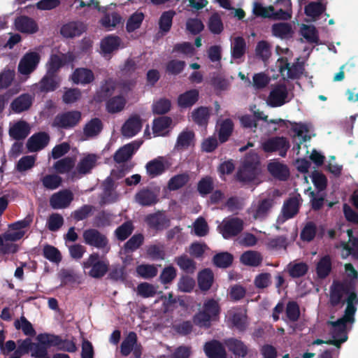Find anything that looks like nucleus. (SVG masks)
Returning a JSON list of instances; mask_svg holds the SVG:
<instances>
[{
    "instance_id": "nucleus-59",
    "label": "nucleus",
    "mask_w": 358,
    "mask_h": 358,
    "mask_svg": "<svg viewBox=\"0 0 358 358\" xmlns=\"http://www.w3.org/2000/svg\"><path fill=\"white\" fill-rule=\"evenodd\" d=\"M144 242V236L142 234L133 235L124 245L126 252H133L138 249Z\"/></svg>"
},
{
    "instance_id": "nucleus-13",
    "label": "nucleus",
    "mask_w": 358,
    "mask_h": 358,
    "mask_svg": "<svg viewBox=\"0 0 358 358\" xmlns=\"http://www.w3.org/2000/svg\"><path fill=\"white\" fill-rule=\"evenodd\" d=\"M288 92L285 84L276 85L271 91L267 103L273 107L280 106L287 101Z\"/></svg>"
},
{
    "instance_id": "nucleus-26",
    "label": "nucleus",
    "mask_w": 358,
    "mask_h": 358,
    "mask_svg": "<svg viewBox=\"0 0 358 358\" xmlns=\"http://www.w3.org/2000/svg\"><path fill=\"white\" fill-rule=\"evenodd\" d=\"M115 87V83L112 78L104 80L94 95V100L97 102L106 101L113 94Z\"/></svg>"
},
{
    "instance_id": "nucleus-2",
    "label": "nucleus",
    "mask_w": 358,
    "mask_h": 358,
    "mask_svg": "<svg viewBox=\"0 0 358 358\" xmlns=\"http://www.w3.org/2000/svg\"><path fill=\"white\" fill-rule=\"evenodd\" d=\"M220 310L217 301L207 299L203 303V309L194 316L193 322L200 328L209 329L212 322L218 320Z\"/></svg>"
},
{
    "instance_id": "nucleus-54",
    "label": "nucleus",
    "mask_w": 358,
    "mask_h": 358,
    "mask_svg": "<svg viewBox=\"0 0 358 358\" xmlns=\"http://www.w3.org/2000/svg\"><path fill=\"white\" fill-rule=\"evenodd\" d=\"M214 189L213 179L210 176L201 178L197 183V191L202 196L210 194Z\"/></svg>"
},
{
    "instance_id": "nucleus-21",
    "label": "nucleus",
    "mask_w": 358,
    "mask_h": 358,
    "mask_svg": "<svg viewBox=\"0 0 358 358\" xmlns=\"http://www.w3.org/2000/svg\"><path fill=\"white\" fill-rule=\"evenodd\" d=\"M81 118V113H61L54 120V125L67 129L75 127Z\"/></svg>"
},
{
    "instance_id": "nucleus-9",
    "label": "nucleus",
    "mask_w": 358,
    "mask_h": 358,
    "mask_svg": "<svg viewBox=\"0 0 358 358\" xmlns=\"http://www.w3.org/2000/svg\"><path fill=\"white\" fill-rule=\"evenodd\" d=\"M220 232L224 239H229L238 235L243 229V222L238 217L223 220L219 227Z\"/></svg>"
},
{
    "instance_id": "nucleus-64",
    "label": "nucleus",
    "mask_w": 358,
    "mask_h": 358,
    "mask_svg": "<svg viewBox=\"0 0 358 358\" xmlns=\"http://www.w3.org/2000/svg\"><path fill=\"white\" fill-rule=\"evenodd\" d=\"M43 257L49 261L58 264L62 261V255L59 250L50 245H45L43 249Z\"/></svg>"
},
{
    "instance_id": "nucleus-14",
    "label": "nucleus",
    "mask_w": 358,
    "mask_h": 358,
    "mask_svg": "<svg viewBox=\"0 0 358 358\" xmlns=\"http://www.w3.org/2000/svg\"><path fill=\"white\" fill-rule=\"evenodd\" d=\"M73 200V193L69 189H63L50 196V205L53 209L66 208Z\"/></svg>"
},
{
    "instance_id": "nucleus-50",
    "label": "nucleus",
    "mask_w": 358,
    "mask_h": 358,
    "mask_svg": "<svg viewBox=\"0 0 358 358\" xmlns=\"http://www.w3.org/2000/svg\"><path fill=\"white\" fill-rule=\"evenodd\" d=\"M134 230V226L131 220L122 223L115 230V235L120 241H124L129 237Z\"/></svg>"
},
{
    "instance_id": "nucleus-47",
    "label": "nucleus",
    "mask_w": 358,
    "mask_h": 358,
    "mask_svg": "<svg viewBox=\"0 0 358 358\" xmlns=\"http://www.w3.org/2000/svg\"><path fill=\"white\" fill-rule=\"evenodd\" d=\"M271 31L273 36L280 38L290 37L293 34L292 25L288 22H278L273 24Z\"/></svg>"
},
{
    "instance_id": "nucleus-63",
    "label": "nucleus",
    "mask_w": 358,
    "mask_h": 358,
    "mask_svg": "<svg viewBox=\"0 0 358 358\" xmlns=\"http://www.w3.org/2000/svg\"><path fill=\"white\" fill-rule=\"evenodd\" d=\"M316 233V224L312 221L308 222L301 231L300 238L303 241L310 242L315 238Z\"/></svg>"
},
{
    "instance_id": "nucleus-16",
    "label": "nucleus",
    "mask_w": 358,
    "mask_h": 358,
    "mask_svg": "<svg viewBox=\"0 0 358 358\" xmlns=\"http://www.w3.org/2000/svg\"><path fill=\"white\" fill-rule=\"evenodd\" d=\"M15 29L22 34H33L38 31L37 22L27 15H20L15 19Z\"/></svg>"
},
{
    "instance_id": "nucleus-4",
    "label": "nucleus",
    "mask_w": 358,
    "mask_h": 358,
    "mask_svg": "<svg viewBox=\"0 0 358 358\" xmlns=\"http://www.w3.org/2000/svg\"><path fill=\"white\" fill-rule=\"evenodd\" d=\"M85 270L89 269L87 274L93 278H101L108 271V262L100 259L99 253L92 252L89 257L83 262Z\"/></svg>"
},
{
    "instance_id": "nucleus-46",
    "label": "nucleus",
    "mask_w": 358,
    "mask_h": 358,
    "mask_svg": "<svg viewBox=\"0 0 358 358\" xmlns=\"http://www.w3.org/2000/svg\"><path fill=\"white\" fill-rule=\"evenodd\" d=\"M234 256L228 252H220L215 255L213 257V264L221 268H229L233 263Z\"/></svg>"
},
{
    "instance_id": "nucleus-49",
    "label": "nucleus",
    "mask_w": 358,
    "mask_h": 358,
    "mask_svg": "<svg viewBox=\"0 0 358 358\" xmlns=\"http://www.w3.org/2000/svg\"><path fill=\"white\" fill-rule=\"evenodd\" d=\"M287 268L289 276L292 278L303 277L308 271V266L305 262L289 263Z\"/></svg>"
},
{
    "instance_id": "nucleus-58",
    "label": "nucleus",
    "mask_w": 358,
    "mask_h": 358,
    "mask_svg": "<svg viewBox=\"0 0 358 358\" xmlns=\"http://www.w3.org/2000/svg\"><path fill=\"white\" fill-rule=\"evenodd\" d=\"M126 104V99L122 95L115 96L107 101L108 112H121Z\"/></svg>"
},
{
    "instance_id": "nucleus-61",
    "label": "nucleus",
    "mask_w": 358,
    "mask_h": 358,
    "mask_svg": "<svg viewBox=\"0 0 358 358\" xmlns=\"http://www.w3.org/2000/svg\"><path fill=\"white\" fill-rule=\"evenodd\" d=\"M194 133L192 131H182L178 136L176 147L177 148H188L194 139Z\"/></svg>"
},
{
    "instance_id": "nucleus-53",
    "label": "nucleus",
    "mask_w": 358,
    "mask_h": 358,
    "mask_svg": "<svg viewBox=\"0 0 358 358\" xmlns=\"http://www.w3.org/2000/svg\"><path fill=\"white\" fill-rule=\"evenodd\" d=\"M246 43L242 36H237L234 38L231 45V57L235 59L241 58L245 53Z\"/></svg>"
},
{
    "instance_id": "nucleus-44",
    "label": "nucleus",
    "mask_w": 358,
    "mask_h": 358,
    "mask_svg": "<svg viewBox=\"0 0 358 358\" xmlns=\"http://www.w3.org/2000/svg\"><path fill=\"white\" fill-rule=\"evenodd\" d=\"M103 129V123L97 117L92 118L89 121L83 129V133L87 138L94 137L99 135Z\"/></svg>"
},
{
    "instance_id": "nucleus-43",
    "label": "nucleus",
    "mask_w": 358,
    "mask_h": 358,
    "mask_svg": "<svg viewBox=\"0 0 358 358\" xmlns=\"http://www.w3.org/2000/svg\"><path fill=\"white\" fill-rule=\"evenodd\" d=\"M189 173H182L171 177L168 182V189L170 191H176L185 186L189 181Z\"/></svg>"
},
{
    "instance_id": "nucleus-25",
    "label": "nucleus",
    "mask_w": 358,
    "mask_h": 358,
    "mask_svg": "<svg viewBox=\"0 0 358 358\" xmlns=\"http://www.w3.org/2000/svg\"><path fill=\"white\" fill-rule=\"evenodd\" d=\"M203 350L208 358L227 357V352L224 346L217 340L206 342L204 345Z\"/></svg>"
},
{
    "instance_id": "nucleus-7",
    "label": "nucleus",
    "mask_w": 358,
    "mask_h": 358,
    "mask_svg": "<svg viewBox=\"0 0 358 358\" xmlns=\"http://www.w3.org/2000/svg\"><path fill=\"white\" fill-rule=\"evenodd\" d=\"M274 205L273 198H260L257 202L252 203L250 213L255 220H263L269 215Z\"/></svg>"
},
{
    "instance_id": "nucleus-23",
    "label": "nucleus",
    "mask_w": 358,
    "mask_h": 358,
    "mask_svg": "<svg viewBox=\"0 0 358 358\" xmlns=\"http://www.w3.org/2000/svg\"><path fill=\"white\" fill-rule=\"evenodd\" d=\"M135 200L142 206H151L157 203L158 198L153 190L143 187L136 194Z\"/></svg>"
},
{
    "instance_id": "nucleus-22",
    "label": "nucleus",
    "mask_w": 358,
    "mask_h": 358,
    "mask_svg": "<svg viewBox=\"0 0 358 358\" xmlns=\"http://www.w3.org/2000/svg\"><path fill=\"white\" fill-rule=\"evenodd\" d=\"M103 14V16L99 20V23L107 30L110 31L119 26H123L124 20L118 13L113 12L110 13L107 10Z\"/></svg>"
},
{
    "instance_id": "nucleus-8",
    "label": "nucleus",
    "mask_w": 358,
    "mask_h": 358,
    "mask_svg": "<svg viewBox=\"0 0 358 358\" xmlns=\"http://www.w3.org/2000/svg\"><path fill=\"white\" fill-rule=\"evenodd\" d=\"M84 243L90 246L103 250L108 247V239L107 236L96 229H87L83 233Z\"/></svg>"
},
{
    "instance_id": "nucleus-15",
    "label": "nucleus",
    "mask_w": 358,
    "mask_h": 358,
    "mask_svg": "<svg viewBox=\"0 0 358 358\" xmlns=\"http://www.w3.org/2000/svg\"><path fill=\"white\" fill-rule=\"evenodd\" d=\"M50 142V136L45 131H39L33 134L27 142V148L31 152L44 149Z\"/></svg>"
},
{
    "instance_id": "nucleus-3",
    "label": "nucleus",
    "mask_w": 358,
    "mask_h": 358,
    "mask_svg": "<svg viewBox=\"0 0 358 358\" xmlns=\"http://www.w3.org/2000/svg\"><path fill=\"white\" fill-rule=\"evenodd\" d=\"M261 172L260 161L257 153L246 155L241 167L237 172L238 180L250 182L255 180Z\"/></svg>"
},
{
    "instance_id": "nucleus-6",
    "label": "nucleus",
    "mask_w": 358,
    "mask_h": 358,
    "mask_svg": "<svg viewBox=\"0 0 358 358\" xmlns=\"http://www.w3.org/2000/svg\"><path fill=\"white\" fill-rule=\"evenodd\" d=\"M327 324L331 326L330 333L332 339L328 340L327 344L333 345L339 348L341 345L348 340L347 323L344 321H328Z\"/></svg>"
},
{
    "instance_id": "nucleus-18",
    "label": "nucleus",
    "mask_w": 358,
    "mask_h": 358,
    "mask_svg": "<svg viewBox=\"0 0 358 358\" xmlns=\"http://www.w3.org/2000/svg\"><path fill=\"white\" fill-rule=\"evenodd\" d=\"M85 31V24L80 21H71L63 24L60 28V34L66 38L80 36Z\"/></svg>"
},
{
    "instance_id": "nucleus-32",
    "label": "nucleus",
    "mask_w": 358,
    "mask_h": 358,
    "mask_svg": "<svg viewBox=\"0 0 358 358\" xmlns=\"http://www.w3.org/2000/svg\"><path fill=\"white\" fill-rule=\"evenodd\" d=\"M62 338L58 335L44 333L37 336L38 344L45 349V355H48V348L57 347L58 349L62 343Z\"/></svg>"
},
{
    "instance_id": "nucleus-35",
    "label": "nucleus",
    "mask_w": 358,
    "mask_h": 358,
    "mask_svg": "<svg viewBox=\"0 0 358 358\" xmlns=\"http://www.w3.org/2000/svg\"><path fill=\"white\" fill-rule=\"evenodd\" d=\"M29 133L30 127L29 124L23 121L15 123L9 129L10 136L17 141L24 139Z\"/></svg>"
},
{
    "instance_id": "nucleus-1",
    "label": "nucleus",
    "mask_w": 358,
    "mask_h": 358,
    "mask_svg": "<svg viewBox=\"0 0 358 358\" xmlns=\"http://www.w3.org/2000/svg\"><path fill=\"white\" fill-rule=\"evenodd\" d=\"M348 295L347 305L358 304V296L355 292V286L350 281H334L330 287L329 303L333 307L344 303L343 295Z\"/></svg>"
},
{
    "instance_id": "nucleus-62",
    "label": "nucleus",
    "mask_w": 358,
    "mask_h": 358,
    "mask_svg": "<svg viewBox=\"0 0 358 358\" xmlns=\"http://www.w3.org/2000/svg\"><path fill=\"white\" fill-rule=\"evenodd\" d=\"M94 209L95 208L94 206L85 204L74 210L71 213V217L76 222L82 221L90 217Z\"/></svg>"
},
{
    "instance_id": "nucleus-34",
    "label": "nucleus",
    "mask_w": 358,
    "mask_h": 358,
    "mask_svg": "<svg viewBox=\"0 0 358 358\" xmlns=\"http://www.w3.org/2000/svg\"><path fill=\"white\" fill-rule=\"evenodd\" d=\"M17 344L25 352L29 353L31 351V356L34 357L36 356H44L46 353L45 348L39 345L38 343H33L29 338L18 340Z\"/></svg>"
},
{
    "instance_id": "nucleus-60",
    "label": "nucleus",
    "mask_w": 358,
    "mask_h": 358,
    "mask_svg": "<svg viewBox=\"0 0 358 358\" xmlns=\"http://www.w3.org/2000/svg\"><path fill=\"white\" fill-rule=\"evenodd\" d=\"M301 34L308 43H318V31L315 26L303 24L301 29Z\"/></svg>"
},
{
    "instance_id": "nucleus-5",
    "label": "nucleus",
    "mask_w": 358,
    "mask_h": 358,
    "mask_svg": "<svg viewBox=\"0 0 358 358\" xmlns=\"http://www.w3.org/2000/svg\"><path fill=\"white\" fill-rule=\"evenodd\" d=\"M262 150L267 153L278 152L282 157H285L290 148L289 141L284 136H273L266 140L262 145Z\"/></svg>"
},
{
    "instance_id": "nucleus-19",
    "label": "nucleus",
    "mask_w": 358,
    "mask_h": 358,
    "mask_svg": "<svg viewBox=\"0 0 358 358\" xmlns=\"http://www.w3.org/2000/svg\"><path fill=\"white\" fill-rule=\"evenodd\" d=\"M142 128V122L140 117L134 115L130 117L122 125L121 133L127 138L136 136Z\"/></svg>"
},
{
    "instance_id": "nucleus-36",
    "label": "nucleus",
    "mask_w": 358,
    "mask_h": 358,
    "mask_svg": "<svg viewBox=\"0 0 358 358\" xmlns=\"http://www.w3.org/2000/svg\"><path fill=\"white\" fill-rule=\"evenodd\" d=\"M332 262L329 255L323 256L316 264L315 271L320 279H324L331 272Z\"/></svg>"
},
{
    "instance_id": "nucleus-37",
    "label": "nucleus",
    "mask_w": 358,
    "mask_h": 358,
    "mask_svg": "<svg viewBox=\"0 0 358 358\" xmlns=\"http://www.w3.org/2000/svg\"><path fill=\"white\" fill-rule=\"evenodd\" d=\"M59 76L50 75L46 73L39 82L38 88L43 92H53L59 87Z\"/></svg>"
},
{
    "instance_id": "nucleus-57",
    "label": "nucleus",
    "mask_w": 358,
    "mask_h": 358,
    "mask_svg": "<svg viewBox=\"0 0 358 358\" xmlns=\"http://www.w3.org/2000/svg\"><path fill=\"white\" fill-rule=\"evenodd\" d=\"M36 160V157L35 155L23 156L18 160L15 169L17 172H25L35 166Z\"/></svg>"
},
{
    "instance_id": "nucleus-42",
    "label": "nucleus",
    "mask_w": 358,
    "mask_h": 358,
    "mask_svg": "<svg viewBox=\"0 0 358 358\" xmlns=\"http://www.w3.org/2000/svg\"><path fill=\"white\" fill-rule=\"evenodd\" d=\"M120 38L117 36L110 35L101 40V49L105 54H110L118 49L120 45Z\"/></svg>"
},
{
    "instance_id": "nucleus-52",
    "label": "nucleus",
    "mask_w": 358,
    "mask_h": 358,
    "mask_svg": "<svg viewBox=\"0 0 358 358\" xmlns=\"http://www.w3.org/2000/svg\"><path fill=\"white\" fill-rule=\"evenodd\" d=\"M75 166V159L70 157H66L59 159L54 164L56 172L64 174L70 172Z\"/></svg>"
},
{
    "instance_id": "nucleus-45",
    "label": "nucleus",
    "mask_w": 358,
    "mask_h": 358,
    "mask_svg": "<svg viewBox=\"0 0 358 358\" xmlns=\"http://www.w3.org/2000/svg\"><path fill=\"white\" fill-rule=\"evenodd\" d=\"M176 15V11L169 10L162 13L159 19V29L163 34L168 33L172 27L173 19Z\"/></svg>"
},
{
    "instance_id": "nucleus-12",
    "label": "nucleus",
    "mask_w": 358,
    "mask_h": 358,
    "mask_svg": "<svg viewBox=\"0 0 358 358\" xmlns=\"http://www.w3.org/2000/svg\"><path fill=\"white\" fill-rule=\"evenodd\" d=\"M299 59H297V61L291 65L287 57H281L279 59L280 72L283 73L285 71H287L288 78L292 80L299 79L301 77L305 69L303 63L299 62Z\"/></svg>"
},
{
    "instance_id": "nucleus-10",
    "label": "nucleus",
    "mask_w": 358,
    "mask_h": 358,
    "mask_svg": "<svg viewBox=\"0 0 358 358\" xmlns=\"http://www.w3.org/2000/svg\"><path fill=\"white\" fill-rule=\"evenodd\" d=\"M41 59L40 55L36 52H27L20 59L17 70L22 75H29L36 69Z\"/></svg>"
},
{
    "instance_id": "nucleus-29",
    "label": "nucleus",
    "mask_w": 358,
    "mask_h": 358,
    "mask_svg": "<svg viewBox=\"0 0 358 358\" xmlns=\"http://www.w3.org/2000/svg\"><path fill=\"white\" fill-rule=\"evenodd\" d=\"M172 119L167 116L155 118L153 121L152 131L155 136H164L169 134Z\"/></svg>"
},
{
    "instance_id": "nucleus-27",
    "label": "nucleus",
    "mask_w": 358,
    "mask_h": 358,
    "mask_svg": "<svg viewBox=\"0 0 358 358\" xmlns=\"http://www.w3.org/2000/svg\"><path fill=\"white\" fill-rule=\"evenodd\" d=\"M99 157L96 154H87L80 159L77 164L76 170L80 174L90 173L96 166Z\"/></svg>"
},
{
    "instance_id": "nucleus-33",
    "label": "nucleus",
    "mask_w": 358,
    "mask_h": 358,
    "mask_svg": "<svg viewBox=\"0 0 358 358\" xmlns=\"http://www.w3.org/2000/svg\"><path fill=\"white\" fill-rule=\"evenodd\" d=\"M198 285L201 292L208 291L214 282V273L210 268H204L199 272Z\"/></svg>"
},
{
    "instance_id": "nucleus-40",
    "label": "nucleus",
    "mask_w": 358,
    "mask_h": 358,
    "mask_svg": "<svg viewBox=\"0 0 358 358\" xmlns=\"http://www.w3.org/2000/svg\"><path fill=\"white\" fill-rule=\"evenodd\" d=\"M199 92L196 90H191L179 95L178 104L182 108H187L193 106L198 100Z\"/></svg>"
},
{
    "instance_id": "nucleus-56",
    "label": "nucleus",
    "mask_w": 358,
    "mask_h": 358,
    "mask_svg": "<svg viewBox=\"0 0 358 358\" xmlns=\"http://www.w3.org/2000/svg\"><path fill=\"white\" fill-rule=\"evenodd\" d=\"M326 10V6L322 3L320 1L318 2H310L305 6L304 13L305 14L310 17L315 18L320 16Z\"/></svg>"
},
{
    "instance_id": "nucleus-38",
    "label": "nucleus",
    "mask_w": 358,
    "mask_h": 358,
    "mask_svg": "<svg viewBox=\"0 0 358 358\" xmlns=\"http://www.w3.org/2000/svg\"><path fill=\"white\" fill-rule=\"evenodd\" d=\"M146 172L148 175L151 178L157 177L164 173L166 167L162 161V158L154 159L146 164L145 166Z\"/></svg>"
},
{
    "instance_id": "nucleus-39",
    "label": "nucleus",
    "mask_w": 358,
    "mask_h": 358,
    "mask_svg": "<svg viewBox=\"0 0 358 358\" xmlns=\"http://www.w3.org/2000/svg\"><path fill=\"white\" fill-rule=\"evenodd\" d=\"M64 57V55L60 57L55 54L52 55L46 64V73L50 75L58 76L59 71L66 64V60Z\"/></svg>"
},
{
    "instance_id": "nucleus-48",
    "label": "nucleus",
    "mask_w": 358,
    "mask_h": 358,
    "mask_svg": "<svg viewBox=\"0 0 358 358\" xmlns=\"http://www.w3.org/2000/svg\"><path fill=\"white\" fill-rule=\"evenodd\" d=\"M241 262L246 266H258L262 262L261 254L257 251H247L241 256Z\"/></svg>"
},
{
    "instance_id": "nucleus-17",
    "label": "nucleus",
    "mask_w": 358,
    "mask_h": 358,
    "mask_svg": "<svg viewBox=\"0 0 358 358\" xmlns=\"http://www.w3.org/2000/svg\"><path fill=\"white\" fill-rule=\"evenodd\" d=\"M95 79L93 71L87 68H76L70 76V80L76 85H86Z\"/></svg>"
},
{
    "instance_id": "nucleus-55",
    "label": "nucleus",
    "mask_w": 358,
    "mask_h": 358,
    "mask_svg": "<svg viewBox=\"0 0 358 358\" xmlns=\"http://www.w3.org/2000/svg\"><path fill=\"white\" fill-rule=\"evenodd\" d=\"M137 274L143 279H151L157 276V268L153 264H142L136 266Z\"/></svg>"
},
{
    "instance_id": "nucleus-51",
    "label": "nucleus",
    "mask_w": 358,
    "mask_h": 358,
    "mask_svg": "<svg viewBox=\"0 0 358 358\" xmlns=\"http://www.w3.org/2000/svg\"><path fill=\"white\" fill-rule=\"evenodd\" d=\"M137 336L134 331H131L122 341L120 345V352L123 356H128L132 351L134 346L136 344Z\"/></svg>"
},
{
    "instance_id": "nucleus-41",
    "label": "nucleus",
    "mask_w": 358,
    "mask_h": 358,
    "mask_svg": "<svg viewBox=\"0 0 358 358\" xmlns=\"http://www.w3.org/2000/svg\"><path fill=\"white\" fill-rule=\"evenodd\" d=\"M234 130V123L231 120L227 118L219 124L218 141L220 143L227 142Z\"/></svg>"
},
{
    "instance_id": "nucleus-30",
    "label": "nucleus",
    "mask_w": 358,
    "mask_h": 358,
    "mask_svg": "<svg viewBox=\"0 0 358 358\" xmlns=\"http://www.w3.org/2000/svg\"><path fill=\"white\" fill-rule=\"evenodd\" d=\"M32 95L24 93L15 98L10 104V108L13 112H24L30 108L33 103Z\"/></svg>"
},
{
    "instance_id": "nucleus-11",
    "label": "nucleus",
    "mask_w": 358,
    "mask_h": 358,
    "mask_svg": "<svg viewBox=\"0 0 358 358\" xmlns=\"http://www.w3.org/2000/svg\"><path fill=\"white\" fill-rule=\"evenodd\" d=\"M145 222L149 228L156 231H161L167 229L171 224L169 218L163 211L148 214L145 218Z\"/></svg>"
},
{
    "instance_id": "nucleus-28",
    "label": "nucleus",
    "mask_w": 358,
    "mask_h": 358,
    "mask_svg": "<svg viewBox=\"0 0 358 358\" xmlns=\"http://www.w3.org/2000/svg\"><path fill=\"white\" fill-rule=\"evenodd\" d=\"M268 172L276 179L285 181L289 177V170L287 165L279 162H272L268 164Z\"/></svg>"
},
{
    "instance_id": "nucleus-24",
    "label": "nucleus",
    "mask_w": 358,
    "mask_h": 358,
    "mask_svg": "<svg viewBox=\"0 0 358 358\" xmlns=\"http://www.w3.org/2000/svg\"><path fill=\"white\" fill-rule=\"evenodd\" d=\"M224 344L235 356L245 358L248 354V347L241 340L229 338L224 341Z\"/></svg>"
},
{
    "instance_id": "nucleus-31",
    "label": "nucleus",
    "mask_w": 358,
    "mask_h": 358,
    "mask_svg": "<svg viewBox=\"0 0 358 358\" xmlns=\"http://www.w3.org/2000/svg\"><path fill=\"white\" fill-rule=\"evenodd\" d=\"M299 211V201L297 197L293 196L287 199L282 208V214L284 220H287L296 216Z\"/></svg>"
},
{
    "instance_id": "nucleus-20",
    "label": "nucleus",
    "mask_w": 358,
    "mask_h": 358,
    "mask_svg": "<svg viewBox=\"0 0 358 358\" xmlns=\"http://www.w3.org/2000/svg\"><path fill=\"white\" fill-rule=\"evenodd\" d=\"M139 147L140 144L136 141L124 145L115 152L114 161L118 164L128 161Z\"/></svg>"
}]
</instances>
